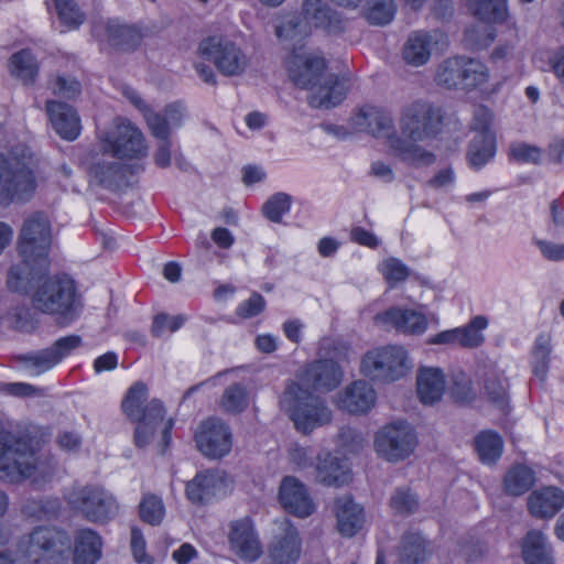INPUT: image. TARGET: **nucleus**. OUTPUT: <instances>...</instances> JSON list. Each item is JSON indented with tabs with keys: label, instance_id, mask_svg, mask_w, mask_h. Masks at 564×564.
Returning a JSON list of instances; mask_svg holds the SVG:
<instances>
[{
	"label": "nucleus",
	"instance_id": "f257e3e1",
	"mask_svg": "<svg viewBox=\"0 0 564 564\" xmlns=\"http://www.w3.org/2000/svg\"><path fill=\"white\" fill-rule=\"evenodd\" d=\"M288 69L291 80L297 87L311 91L307 101L313 108L336 107L352 88L349 76L327 74L325 59L319 56L294 54L289 61Z\"/></svg>",
	"mask_w": 564,
	"mask_h": 564
},
{
	"label": "nucleus",
	"instance_id": "f03ea898",
	"mask_svg": "<svg viewBox=\"0 0 564 564\" xmlns=\"http://www.w3.org/2000/svg\"><path fill=\"white\" fill-rule=\"evenodd\" d=\"M51 225L41 213L24 220L19 238V252L23 260L10 268L8 288L14 292H25L29 283L47 268L51 247Z\"/></svg>",
	"mask_w": 564,
	"mask_h": 564
},
{
	"label": "nucleus",
	"instance_id": "7ed1b4c3",
	"mask_svg": "<svg viewBox=\"0 0 564 564\" xmlns=\"http://www.w3.org/2000/svg\"><path fill=\"white\" fill-rule=\"evenodd\" d=\"M149 388L142 381L134 382L121 401L123 414L135 423L134 444L139 448L148 446L154 436L158 425L164 420L165 409L159 399L148 401Z\"/></svg>",
	"mask_w": 564,
	"mask_h": 564
},
{
	"label": "nucleus",
	"instance_id": "20e7f679",
	"mask_svg": "<svg viewBox=\"0 0 564 564\" xmlns=\"http://www.w3.org/2000/svg\"><path fill=\"white\" fill-rule=\"evenodd\" d=\"M280 408L292 420L295 429L304 434L332 420V412L324 400L294 381L286 384L280 397Z\"/></svg>",
	"mask_w": 564,
	"mask_h": 564
},
{
	"label": "nucleus",
	"instance_id": "39448f33",
	"mask_svg": "<svg viewBox=\"0 0 564 564\" xmlns=\"http://www.w3.org/2000/svg\"><path fill=\"white\" fill-rule=\"evenodd\" d=\"M32 304L44 314L74 319L79 305L74 280L67 275L47 278L34 291Z\"/></svg>",
	"mask_w": 564,
	"mask_h": 564
},
{
	"label": "nucleus",
	"instance_id": "423d86ee",
	"mask_svg": "<svg viewBox=\"0 0 564 564\" xmlns=\"http://www.w3.org/2000/svg\"><path fill=\"white\" fill-rule=\"evenodd\" d=\"M21 550L31 564H66L70 542L59 531L39 527L21 543Z\"/></svg>",
	"mask_w": 564,
	"mask_h": 564
},
{
	"label": "nucleus",
	"instance_id": "0eeeda50",
	"mask_svg": "<svg viewBox=\"0 0 564 564\" xmlns=\"http://www.w3.org/2000/svg\"><path fill=\"white\" fill-rule=\"evenodd\" d=\"M198 57L212 63L226 77L240 76L248 66V57L241 47L223 35L203 39L196 51Z\"/></svg>",
	"mask_w": 564,
	"mask_h": 564
},
{
	"label": "nucleus",
	"instance_id": "6e6552de",
	"mask_svg": "<svg viewBox=\"0 0 564 564\" xmlns=\"http://www.w3.org/2000/svg\"><path fill=\"white\" fill-rule=\"evenodd\" d=\"M411 365L401 346H386L368 351L361 360L362 373L380 381H395L404 377Z\"/></svg>",
	"mask_w": 564,
	"mask_h": 564
},
{
	"label": "nucleus",
	"instance_id": "1a4fd4ad",
	"mask_svg": "<svg viewBox=\"0 0 564 564\" xmlns=\"http://www.w3.org/2000/svg\"><path fill=\"white\" fill-rule=\"evenodd\" d=\"M443 123V115L438 107L425 101H414L404 107L400 118V130L413 142L436 137Z\"/></svg>",
	"mask_w": 564,
	"mask_h": 564
},
{
	"label": "nucleus",
	"instance_id": "9d476101",
	"mask_svg": "<svg viewBox=\"0 0 564 564\" xmlns=\"http://www.w3.org/2000/svg\"><path fill=\"white\" fill-rule=\"evenodd\" d=\"M67 501L91 522H107L117 514L119 509L112 494L96 485L74 488L68 494Z\"/></svg>",
	"mask_w": 564,
	"mask_h": 564
},
{
	"label": "nucleus",
	"instance_id": "9b49d317",
	"mask_svg": "<svg viewBox=\"0 0 564 564\" xmlns=\"http://www.w3.org/2000/svg\"><path fill=\"white\" fill-rule=\"evenodd\" d=\"M36 468L35 453L30 441L13 437L0 447V479L18 484L31 477Z\"/></svg>",
	"mask_w": 564,
	"mask_h": 564
},
{
	"label": "nucleus",
	"instance_id": "f8f14e48",
	"mask_svg": "<svg viewBox=\"0 0 564 564\" xmlns=\"http://www.w3.org/2000/svg\"><path fill=\"white\" fill-rule=\"evenodd\" d=\"M34 176L23 159L0 153V204L21 199L34 189Z\"/></svg>",
	"mask_w": 564,
	"mask_h": 564
},
{
	"label": "nucleus",
	"instance_id": "ddd939ff",
	"mask_svg": "<svg viewBox=\"0 0 564 564\" xmlns=\"http://www.w3.org/2000/svg\"><path fill=\"white\" fill-rule=\"evenodd\" d=\"M416 434L404 421L384 425L375 437L377 453L389 462H398L410 456L416 447Z\"/></svg>",
	"mask_w": 564,
	"mask_h": 564
},
{
	"label": "nucleus",
	"instance_id": "4468645a",
	"mask_svg": "<svg viewBox=\"0 0 564 564\" xmlns=\"http://www.w3.org/2000/svg\"><path fill=\"white\" fill-rule=\"evenodd\" d=\"M100 151L116 159H138L145 155L142 132L130 121L119 119L115 127L100 137Z\"/></svg>",
	"mask_w": 564,
	"mask_h": 564
},
{
	"label": "nucleus",
	"instance_id": "2eb2a0df",
	"mask_svg": "<svg viewBox=\"0 0 564 564\" xmlns=\"http://www.w3.org/2000/svg\"><path fill=\"white\" fill-rule=\"evenodd\" d=\"M344 361H348V348L340 345L334 348L329 358H322L307 365L303 371L302 380L317 391H332L343 380V370L339 362Z\"/></svg>",
	"mask_w": 564,
	"mask_h": 564
},
{
	"label": "nucleus",
	"instance_id": "dca6fc26",
	"mask_svg": "<svg viewBox=\"0 0 564 564\" xmlns=\"http://www.w3.org/2000/svg\"><path fill=\"white\" fill-rule=\"evenodd\" d=\"M195 442L198 451L206 457L218 459L231 451L232 434L221 420L209 417L200 423Z\"/></svg>",
	"mask_w": 564,
	"mask_h": 564
},
{
	"label": "nucleus",
	"instance_id": "f3484780",
	"mask_svg": "<svg viewBox=\"0 0 564 564\" xmlns=\"http://www.w3.org/2000/svg\"><path fill=\"white\" fill-rule=\"evenodd\" d=\"M82 345V337L68 335L58 338L52 346L18 356V360L25 367L35 370L40 375L59 364Z\"/></svg>",
	"mask_w": 564,
	"mask_h": 564
},
{
	"label": "nucleus",
	"instance_id": "a211bd4d",
	"mask_svg": "<svg viewBox=\"0 0 564 564\" xmlns=\"http://www.w3.org/2000/svg\"><path fill=\"white\" fill-rule=\"evenodd\" d=\"M228 542L230 550L243 561L254 562L262 554V544L248 517L230 522Z\"/></svg>",
	"mask_w": 564,
	"mask_h": 564
},
{
	"label": "nucleus",
	"instance_id": "6ab92c4d",
	"mask_svg": "<svg viewBox=\"0 0 564 564\" xmlns=\"http://www.w3.org/2000/svg\"><path fill=\"white\" fill-rule=\"evenodd\" d=\"M350 123L356 131L367 132L376 138H384L388 143L392 135H398L391 113L378 106H361L350 118Z\"/></svg>",
	"mask_w": 564,
	"mask_h": 564
},
{
	"label": "nucleus",
	"instance_id": "aec40b11",
	"mask_svg": "<svg viewBox=\"0 0 564 564\" xmlns=\"http://www.w3.org/2000/svg\"><path fill=\"white\" fill-rule=\"evenodd\" d=\"M302 554V539L299 530L290 522L281 525L268 545L270 564H297Z\"/></svg>",
	"mask_w": 564,
	"mask_h": 564
},
{
	"label": "nucleus",
	"instance_id": "412c9836",
	"mask_svg": "<svg viewBox=\"0 0 564 564\" xmlns=\"http://www.w3.org/2000/svg\"><path fill=\"white\" fill-rule=\"evenodd\" d=\"M279 501L288 513L297 518H307L315 511V503L306 486L294 476L283 477Z\"/></svg>",
	"mask_w": 564,
	"mask_h": 564
},
{
	"label": "nucleus",
	"instance_id": "4be33fe9",
	"mask_svg": "<svg viewBox=\"0 0 564 564\" xmlns=\"http://www.w3.org/2000/svg\"><path fill=\"white\" fill-rule=\"evenodd\" d=\"M87 172L90 182L107 189L118 187L124 177L123 164L105 151H99L91 156Z\"/></svg>",
	"mask_w": 564,
	"mask_h": 564
},
{
	"label": "nucleus",
	"instance_id": "5701e85b",
	"mask_svg": "<svg viewBox=\"0 0 564 564\" xmlns=\"http://www.w3.org/2000/svg\"><path fill=\"white\" fill-rule=\"evenodd\" d=\"M46 113L55 132L63 139L73 141L82 130L80 119L77 111L69 105L48 100Z\"/></svg>",
	"mask_w": 564,
	"mask_h": 564
},
{
	"label": "nucleus",
	"instance_id": "b1692460",
	"mask_svg": "<svg viewBox=\"0 0 564 564\" xmlns=\"http://www.w3.org/2000/svg\"><path fill=\"white\" fill-rule=\"evenodd\" d=\"M443 34L437 31L411 32L402 48L404 62L412 66L426 64L431 57L433 44L437 43Z\"/></svg>",
	"mask_w": 564,
	"mask_h": 564
},
{
	"label": "nucleus",
	"instance_id": "393cba45",
	"mask_svg": "<svg viewBox=\"0 0 564 564\" xmlns=\"http://www.w3.org/2000/svg\"><path fill=\"white\" fill-rule=\"evenodd\" d=\"M338 532L346 538L355 536L365 524V510L350 496L338 497L334 502Z\"/></svg>",
	"mask_w": 564,
	"mask_h": 564
},
{
	"label": "nucleus",
	"instance_id": "a878e982",
	"mask_svg": "<svg viewBox=\"0 0 564 564\" xmlns=\"http://www.w3.org/2000/svg\"><path fill=\"white\" fill-rule=\"evenodd\" d=\"M376 319L391 325L400 333L410 335H420L427 327V319L424 314L408 308L391 307L377 315Z\"/></svg>",
	"mask_w": 564,
	"mask_h": 564
},
{
	"label": "nucleus",
	"instance_id": "bb28decb",
	"mask_svg": "<svg viewBox=\"0 0 564 564\" xmlns=\"http://www.w3.org/2000/svg\"><path fill=\"white\" fill-rule=\"evenodd\" d=\"M316 479L326 485L341 487L351 480L348 462L344 458L323 453L317 456Z\"/></svg>",
	"mask_w": 564,
	"mask_h": 564
},
{
	"label": "nucleus",
	"instance_id": "cd10ccee",
	"mask_svg": "<svg viewBox=\"0 0 564 564\" xmlns=\"http://www.w3.org/2000/svg\"><path fill=\"white\" fill-rule=\"evenodd\" d=\"M107 42L121 51H134L143 40V33L138 25L127 24L110 19L104 24Z\"/></svg>",
	"mask_w": 564,
	"mask_h": 564
},
{
	"label": "nucleus",
	"instance_id": "c85d7f7f",
	"mask_svg": "<svg viewBox=\"0 0 564 564\" xmlns=\"http://www.w3.org/2000/svg\"><path fill=\"white\" fill-rule=\"evenodd\" d=\"M564 507V491L557 487H544L533 491L528 499V509L533 517H554Z\"/></svg>",
	"mask_w": 564,
	"mask_h": 564
},
{
	"label": "nucleus",
	"instance_id": "c756f323",
	"mask_svg": "<svg viewBox=\"0 0 564 564\" xmlns=\"http://www.w3.org/2000/svg\"><path fill=\"white\" fill-rule=\"evenodd\" d=\"M375 403L376 391L364 380L354 381L348 386L339 400V406L354 414L368 412Z\"/></svg>",
	"mask_w": 564,
	"mask_h": 564
},
{
	"label": "nucleus",
	"instance_id": "7c9ffc66",
	"mask_svg": "<svg viewBox=\"0 0 564 564\" xmlns=\"http://www.w3.org/2000/svg\"><path fill=\"white\" fill-rule=\"evenodd\" d=\"M417 395L422 403L433 404L445 391V378L440 368L421 367L416 376Z\"/></svg>",
	"mask_w": 564,
	"mask_h": 564
},
{
	"label": "nucleus",
	"instance_id": "2f4dec72",
	"mask_svg": "<svg viewBox=\"0 0 564 564\" xmlns=\"http://www.w3.org/2000/svg\"><path fill=\"white\" fill-rule=\"evenodd\" d=\"M403 162L421 167L432 165L436 156L434 153L415 144L411 140H404L399 135H392L388 145Z\"/></svg>",
	"mask_w": 564,
	"mask_h": 564
},
{
	"label": "nucleus",
	"instance_id": "473e14b6",
	"mask_svg": "<svg viewBox=\"0 0 564 564\" xmlns=\"http://www.w3.org/2000/svg\"><path fill=\"white\" fill-rule=\"evenodd\" d=\"M302 17L307 25L324 30L339 28L340 19L323 0H305L302 6Z\"/></svg>",
	"mask_w": 564,
	"mask_h": 564
},
{
	"label": "nucleus",
	"instance_id": "72a5a7b5",
	"mask_svg": "<svg viewBox=\"0 0 564 564\" xmlns=\"http://www.w3.org/2000/svg\"><path fill=\"white\" fill-rule=\"evenodd\" d=\"M102 541L97 532L82 529L75 535L74 564H96L101 557Z\"/></svg>",
	"mask_w": 564,
	"mask_h": 564
},
{
	"label": "nucleus",
	"instance_id": "f704fd0d",
	"mask_svg": "<svg viewBox=\"0 0 564 564\" xmlns=\"http://www.w3.org/2000/svg\"><path fill=\"white\" fill-rule=\"evenodd\" d=\"M223 485V477L218 471L205 470L198 473L186 485V496L194 503L208 501Z\"/></svg>",
	"mask_w": 564,
	"mask_h": 564
},
{
	"label": "nucleus",
	"instance_id": "c9c22d12",
	"mask_svg": "<svg viewBox=\"0 0 564 564\" xmlns=\"http://www.w3.org/2000/svg\"><path fill=\"white\" fill-rule=\"evenodd\" d=\"M429 542L417 532L405 533L398 552L399 564H424L431 554Z\"/></svg>",
	"mask_w": 564,
	"mask_h": 564
},
{
	"label": "nucleus",
	"instance_id": "e433bc0d",
	"mask_svg": "<svg viewBox=\"0 0 564 564\" xmlns=\"http://www.w3.org/2000/svg\"><path fill=\"white\" fill-rule=\"evenodd\" d=\"M496 154V137L494 132L476 133L468 145L466 159L469 166L480 170Z\"/></svg>",
	"mask_w": 564,
	"mask_h": 564
},
{
	"label": "nucleus",
	"instance_id": "4c0bfd02",
	"mask_svg": "<svg viewBox=\"0 0 564 564\" xmlns=\"http://www.w3.org/2000/svg\"><path fill=\"white\" fill-rule=\"evenodd\" d=\"M522 556L527 564H553L552 550L540 531H529L523 539Z\"/></svg>",
	"mask_w": 564,
	"mask_h": 564
},
{
	"label": "nucleus",
	"instance_id": "58836bf2",
	"mask_svg": "<svg viewBox=\"0 0 564 564\" xmlns=\"http://www.w3.org/2000/svg\"><path fill=\"white\" fill-rule=\"evenodd\" d=\"M535 482L534 471L523 465L511 466L503 477V490L509 496H521L528 492Z\"/></svg>",
	"mask_w": 564,
	"mask_h": 564
},
{
	"label": "nucleus",
	"instance_id": "ea45409f",
	"mask_svg": "<svg viewBox=\"0 0 564 564\" xmlns=\"http://www.w3.org/2000/svg\"><path fill=\"white\" fill-rule=\"evenodd\" d=\"M475 451L479 460L484 464H495L501 456L503 441L501 436L494 431H481L474 441Z\"/></svg>",
	"mask_w": 564,
	"mask_h": 564
},
{
	"label": "nucleus",
	"instance_id": "a19ab883",
	"mask_svg": "<svg viewBox=\"0 0 564 564\" xmlns=\"http://www.w3.org/2000/svg\"><path fill=\"white\" fill-rule=\"evenodd\" d=\"M10 72L24 84L34 83L39 67L30 50H21L10 57Z\"/></svg>",
	"mask_w": 564,
	"mask_h": 564
},
{
	"label": "nucleus",
	"instance_id": "79ce46f5",
	"mask_svg": "<svg viewBox=\"0 0 564 564\" xmlns=\"http://www.w3.org/2000/svg\"><path fill=\"white\" fill-rule=\"evenodd\" d=\"M489 79L488 67L478 59L462 56V89H474Z\"/></svg>",
	"mask_w": 564,
	"mask_h": 564
},
{
	"label": "nucleus",
	"instance_id": "37998d69",
	"mask_svg": "<svg viewBox=\"0 0 564 564\" xmlns=\"http://www.w3.org/2000/svg\"><path fill=\"white\" fill-rule=\"evenodd\" d=\"M508 379L500 371L486 373L484 389L490 402L503 410L508 405Z\"/></svg>",
	"mask_w": 564,
	"mask_h": 564
},
{
	"label": "nucleus",
	"instance_id": "c03bdc74",
	"mask_svg": "<svg viewBox=\"0 0 564 564\" xmlns=\"http://www.w3.org/2000/svg\"><path fill=\"white\" fill-rule=\"evenodd\" d=\"M474 14L481 21L501 23L508 17L507 0H470Z\"/></svg>",
	"mask_w": 564,
	"mask_h": 564
},
{
	"label": "nucleus",
	"instance_id": "a18cd8bd",
	"mask_svg": "<svg viewBox=\"0 0 564 564\" xmlns=\"http://www.w3.org/2000/svg\"><path fill=\"white\" fill-rule=\"evenodd\" d=\"M435 80L437 85L447 89L462 88V56L442 62L437 67Z\"/></svg>",
	"mask_w": 564,
	"mask_h": 564
},
{
	"label": "nucleus",
	"instance_id": "49530a36",
	"mask_svg": "<svg viewBox=\"0 0 564 564\" xmlns=\"http://www.w3.org/2000/svg\"><path fill=\"white\" fill-rule=\"evenodd\" d=\"M488 325V321L482 315H477L463 327H457L458 346L463 348H477L479 347L485 337L481 334Z\"/></svg>",
	"mask_w": 564,
	"mask_h": 564
},
{
	"label": "nucleus",
	"instance_id": "de8ad7c7",
	"mask_svg": "<svg viewBox=\"0 0 564 564\" xmlns=\"http://www.w3.org/2000/svg\"><path fill=\"white\" fill-rule=\"evenodd\" d=\"M140 519L150 525H159L165 516V507L161 497L144 494L139 503Z\"/></svg>",
	"mask_w": 564,
	"mask_h": 564
},
{
	"label": "nucleus",
	"instance_id": "09e8293b",
	"mask_svg": "<svg viewBox=\"0 0 564 564\" xmlns=\"http://www.w3.org/2000/svg\"><path fill=\"white\" fill-rule=\"evenodd\" d=\"M249 404L247 389L240 384L235 383L229 386L223 393L220 400L221 409L227 413H240Z\"/></svg>",
	"mask_w": 564,
	"mask_h": 564
},
{
	"label": "nucleus",
	"instance_id": "8fccbe9b",
	"mask_svg": "<svg viewBox=\"0 0 564 564\" xmlns=\"http://www.w3.org/2000/svg\"><path fill=\"white\" fill-rule=\"evenodd\" d=\"M395 12L394 0H369L367 20L371 24L384 25L393 20Z\"/></svg>",
	"mask_w": 564,
	"mask_h": 564
},
{
	"label": "nucleus",
	"instance_id": "3c124183",
	"mask_svg": "<svg viewBox=\"0 0 564 564\" xmlns=\"http://www.w3.org/2000/svg\"><path fill=\"white\" fill-rule=\"evenodd\" d=\"M292 197L286 193L273 194L262 206L265 218L272 223H281L284 214L290 212Z\"/></svg>",
	"mask_w": 564,
	"mask_h": 564
},
{
	"label": "nucleus",
	"instance_id": "603ef678",
	"mask_svg": "<svg viewBox=\"0 0 564 564\" xmlns=\"http://www.w3.org/2000/svg\"><path fill=\"white\" fill-rule=\"evenodd\" d=\"M58 19L67 29H76L83 24L85 14L74 0H54Z\"/></svg>",
	"mask_w": 564,
	"mask_h": 564
},
{
	"label": "nucleus",
	"instance_id": "864d4df0",
	"mask_svg": "<svg viewBox=\"0 0 564 564\" xmlns=\"http://www.w3.org/2000/svg\"><path fill=\"white\" fill-rule=\"evenodd\" d=\"M393 511L401 516H409L419 508L417 498L409 490L399 488L390 498Z\"/></svg>",
	"mask_w": 564,
	"mask_h": 564
},
{
	"label": "nucleus",
	"instance_id": "5fc2aeb1",
	"mask_svg": "<svg viewBox=\"0 0 564 564\" xmlns=\"http://www.w3.org/2000/svg\"><path fill=\"white\" fill-rule=\"evenodd\" d=\"M542 150L524 142L512 143L509 148V158L518 163L539 164Z\"/></svg>",
	"mask_w": 564,
	"mask_h": 564
},
{
	"label": "nucleus",
	"instance_id": "6e6d98bb",
	"mask_svg": "<svg viewBox=\"0 0 564 564\" xmlns=\"http://www.w3.org/2000/svg\"><path fill=\"white\" fill-rule=\"evenodd\" d=\"M151 134L156 140H165L171 139V130L167 118L163 116L161 112L154 111L152 108L145 112L143 116Z\"/></svg>",
	"mask_w": 564,
	"mask_h": 564
},
{
	"label": "nucleus",
	"instance_id": "4d7b16f0",
	"mask_svg": "<svg viewBox=\"0 0 564 564\" xmlns=\"http://www.w3.org/2000/svg\"><path fill=\"white\" fill-rule=\"evenodd\" d=\"M50 87L54 95L74 99L82 91V85L78 80L69 76H56L50 82Z\"/></svg>",
	"mask_w": 564,
	"mask_h": 564
},
{
	"label": "nucleus",
	"instance_id": "13d9d810",
	"mask_svg": "<svg viewBox=\"0 0 564 564\" xmlns=\"http://www.w3.org/2000/svg\"><path fill=\"white\" fill-rule=\"evenodd\" d=\"M185 322L182 315L170 316L165 313H160L154 316L151 326V333L154 337H161L166 330L174 333L180 329Z\"/></svg>",
	"mask_w": 564,
	"mask_h": 564
},
{
	"label": "nucleus",
	"instance_id": "bf43d9fd",
	"mask_svg": "<svg viewBox=\"0 0 564 564\" xmlns=\"http://www.w3.org/2000/svg\"><path fill=\"white\" fill-rule=\"evenodd\" d=\"M265 305L264 297L260 293L253 292L249 299L238 305L236 314L241 318H252L261 314Z\"/></svg>",
	"mask_w": 564,
	"mask_h": 564
},
{
	"label": "nucleus",
	"instance_id": "052dcab7",
	"mask_svg": "<svg viewBox=\"0 0 564 564\" xmlns=\"http://www.w3.org/2000/svg\"><path fill=\"white\" fill-rule=\"evenodd\" d=\"M382 273L389 282H402L409 276V269L400 260L391 258L383 263Z\"/></svg>",
	"mask_w": 564,
	"mask_h": 564
},
{
	"label": "nucleus",
	"instance_id": "680f3d73",
	"mask_svg": "<svg viewBox=\"0 0 564 564\" xmlns=\"http://www.w3.org/2000/svg\"><path fill=\"white\" fill-rule=\"evenodd\" d=\"M147 543L144 540V536L142 534V531L137 528H131V550L134 560L138 563H152V558L147 554L145 552Z\"/></svg>",
	"mask_w": 564,
	"mask_h": 564
},
{
	"label": "nucleus",
	"instance_id": "e2e57ef3",
	"mask_svg": "<svg viewBox=\"0 0 564 564\" xmlns=\"http://www.w3.org/2000/svg\"><path fill=\"white\" fill-rule=\"evenodd\" d=\"M534 243L546 260L554 262L564 261V243L557 245L541 239L534 240Z\"/></svg>",
	"mask_w": 564,
	"mask_h": 564
},
{
	"label": "nucleus",
	"instance_id": "0e129e2a",
	"mask_svg": "<svg viewBox=\"0 0 564 564\" xmlns=\"http://www.w3.org/2000/svg\"><path fill=\"white\" fill-rule=\"evenodd\" d=\"M58 447L66 452H77L82 446V436L74 431H61L55 438Z\"/></svg>",
	"mask_w": 564,
	"mask_h": 564
},
{
	"label": "nucleus",
	"instance_id": "69168bd1",
	"mask_svg": "<svg viewBox=\"0 0 564 564\" xmlns=\"http://www.w3.org/2000/svg\"><path fill=\"white\" fill-rule=\"evenodd\" d=\"M0 391L13 397H32L37 394L41 390L30 383L12 382L1 384Z\"/></svg>",
	"mask_w": 564,
	"mask_h": 564
},
{
	"label": "nucleus",
	"instance_id": "338daca9",
	"mask_svg": "<svg viewBox=\"0 0 564 564\" xmlns=\"http://www.w3.org/2000/svg\"><path fill=\"white\" fill-rule=\"evenodd\" d=\"M350 240L368 248H377L379 246V239L369 230L356 226L350 230Z\"/></svg>",
	"mask_w": 564,
	"mask_h": 564
},
{
	"label": "nucleus",
	"instance_id": "774afa93",
	"mask_svg": "<svg viewBox=\"0 0 564 564\" xmlns=\"http://www.w3.org/2000/svg\"><path fill=\"white\" fill-rule=\"evenodd\" d=\"M491 113L482 106L475 108L471 123L473 130L477 133L492 132L490 129Z\"/></svg>",
	"mask_w": 564,
	"mask_h": 564
}]
</instances>
